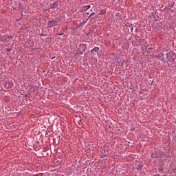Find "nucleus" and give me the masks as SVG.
Returning <instances> with one entry per match:
<instances>
[{"label": "nucleus", "instance_id": "1", "mask_svg": "<svg viewBox=\"0 0 176 176\" xmlns=\"http://www.w3.org/2000/svg\"><path fill=\"white\" fill-rule=\"evenodd\" d=\"M4 86L6 89H12L13 87V82L12 80L7 81Z\"/></svg>", "mask_w": 176, "mask_h": 176}, {"label": "nucleus", "instance_id": "2", "mask_svg": "<svg viewBox=\"0 0 176 176\" xmlns=\"http://www.w3.org/2000/svg\"><path fill=\"white\" fill-rule=\"evenodd\" d=\"M56 24L57 21L56 20H52L48 22L47 25L50 28H52V27L56 26Z\"/></svg>", "mask_w": 176, "mask_h": 176}, {"label": "nucleus", "instance_id": "3", "mask_svg": "<svg viewBox=\"0 0 176 176\" xmlns=\"http://www.w3.org/2000/svg\"><path fill=\"white\" fill-rule=\"evenodd\" d=\"M10 39H13V37L4 36L0 38V41H6V42H9V41H10Z\"/></svg>", "mask_w": 176, "mask_h": 176}, {"label": "nucleus", "instance_id": "4", "mask_svg": "<svg viewBox=\"0 0 176 176\" xmlns=\"http://www.w3.org/2000/svg\"><path fill=\"white\" fill-rule=\"evenodd\" d=\"M100 48H98V47H94L93 50H91V53H97V52H98Z\"/></svg>", "mask_w": 176, "mask_h": 176}, {"label": "nucleus", "instance_id": "5", "mask_svg": "<svg viewBox=\"0 0 176 176\" xmlns=\"http://www.w3.org/2000/svg\"><path fill=\"white\" fill-rule=\"evenodd\" d=\"M58 6V3L57 2H54L52 4V8H57Z\"/></svg>", "mask_w": 176, "mask_h": 176}, {"label": "nucleus", "instance_id": "6", "mask_svg": "<svg viewBox=\"0 0 176 176\" xmlns=\"http://www.w3.org/2000/svg\"><path fill=\"white\" fill-rule=\"evenodd\" d=\"M86 23V21H83L81 24H85Z\"/></svg>", "mask_w": 176, "mask_h": 176}, {"label": "nucleus", "instance_id": "7", "mask_svg": "<svg viewBox=\"0 0 176 176\" xmlns=\"http://www.w3.org/2000/svg\"><path fill=\"white\" fill-rule=\"evenodd\" d=\"M59 35H63V33H60Z\"/></svg>", "mask_w": 176, "mask_h": 176}, {"label": "nucleus", "instance_id": "8", "mask_svg": "<svg viewBox=\"0 0 176 176\" xmlns=\"http://www.w3.org/2000/svg\"><path fill=\"white\" fill-rule=\"evenodd\" d=\"M89 8L90 9V6H89Z\"/></svg>", "mask_w": 176, "mask_h": 176}, {"label": "nucleus", "instance_id": "9", "mask_svg": "<svg viewBox=\"0 0 176 176\" xmlns=\"http://www.w3.org/2000/svg\"><path fill=\"white\" fill-rule=\"evenodd\" d=\"M140 167H142V166H140Z\"/></svg>", "mask_w": 176, "mask_h": 176}, {"label": "nucleus", "instance_id": "10", "mask_svg": "<svg viewBox=\"0 0 176 176\" xmlns=\"http://www.w3.org/2000/svg\"><path fill=\"white\" fill-rule=\"evenodd\" d=\"M140 167H142V166H140Z\"/></svg>", "mask_w": 176, "mask_h": 176}]
</instances>
